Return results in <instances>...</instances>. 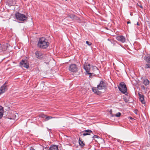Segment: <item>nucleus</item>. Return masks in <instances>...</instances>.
<instances>
[{
	"mask_svg": "<svg viewBox=\"0 0 150 150\" xmlns=\"http://www.w3.org/2000/svg\"><path fill=\"white\" fill-rule=\"evenodd\" d=\"M79 145L81 147H83L85 145V144L83 143V141L80 138H79Z\"/></svg>",
	"mask_w": 150,
	"mask_h": 150,
	"instance_id": "obj_15",
	"label": "nucleus"
},
{
	"mask_svg": "<svg viewBox=\"0 0 150 150\" xmlns=\"http://www.w3.org/2000/svg\"><path fill=\"white\" fill-rule=\"evenodd\" d=\"M69 17L72 19L73 20L76 19V17L73 14H71L69 15Z\"/></svg>",
	"mask_w": 150,
	"mask_h": 150,
	"instance_id": "obj_20",
	"label": "nucleus"
},
{
	"mask_svg": "<svg viewBox=\"0 0 150 150\" xmlns=\"http://www.w3.org/2000/svg\"><path fill=\"white\" fill-rule=\"evenodd\" d=\"M86 43L89 46H90L92 44V43L91 42H89L88 41H86Z\"/></svg>",
	"mask_w": 150,
	"mask_h": 150,
	"instance_id": "obj_24",
	"label": "nucleus"
},
{
	"mask_svg": "<svg viewBox=\"0 0 150 150\" xmlns=\"http://www.w3.org/2000/svg\"><path fill=\"white\" fill-rule=\"evenodd\" d=\"M83 68L86 72V74L90 75V77L92 75L95 70L97 69L96 66H93L87 63L84 64Z\"/></svg>",
	"mask_w": 150,
	"mask_h": 150,
	"instance_id": "obj_1",
	"label": "nucleus"
},
{
	"mask_svg": "<svg viewBox=\"0 0 150 150\" xmlns=\"http://www.w3.org/2000/svg\"><path fill=\"white\" fill-rule=\"evenodd\" d=\"M39 116L40 117L44 118H45V117H46V115H45L44 114L42 113H41L39 115Z\"/></svg>",
	"mask_w": 150,
	"mask_h": 150,
	"instance_id": "obj_21",
	"label": "nucleus"
},
{
	"mask_svg": "<svg viewBox=\"0 0 150 150\" xmlns=\"http://www.w3.org/2000/svg\"><path fill=\"white\" fill-rule=\"evenodd\" d=\"M105 84L104 82L103 81H100L99 84L97 85V88L99 90L103 89L105 87Z\"/></svg>",
	"mask_w": 150,
	"mask_h": 150,
	"instance_id": "obj_8",
	"label": "nucleus"
},
{
	"mask_svg": "<svg viewBox=\"0 0 150 150\" xmlns=\"http://www.w3.org/2000/svg\"><path fill=\"white\" fill-rule=\"evenodd\" d=\"M139 99L140 100L142 103L143 104H144L145 101L144 100V95L140 94H139Z\"/></svg>",
	"mask_w": 150,
	"mask_h": 150,
	"instance_id": "obj_14",
	"label": "nucleus"
},
{
	"mask_svg": "<svg viewBox=\"0 0 150 150\" xmlns=\"http://www.w3.org/2000/svg\"><path fill=\"white\" fill-rule=\"evenodd\" d=\"M98 137H99L97 135H94L93 137V138L94 139L98 138Z\"/></svg>",
	"mask_w": 150,
	"mask_h": 150,
	"instance_id": "obj_26",
	"label": "nucleus"
},
{
	"mask_svg": "<svg viewBox=\"0 0 150 150\" xmlns=\"http://www.w3.org/2000/svg\"><path fill=\"white\" fill-rule=\"evenodd\" d=\"M116 39L122 43H124L125 41V37L122 35L118 36L116 37Z\"/></svg>",
	"mask_w": 150,
	"mask_h": 150,
	"instance_id": "obj_9",
	"label": "nucleus"
},
{
	"mask_svg": "<svg viewBox=\"0 0 150 150\" xmlns=\"http://www.w3.org/2000/svg\"><path fill=\"white\" fill-rule=\"evenodd\" d=\"M109 112H110V114H111V115L112 116H114V115H112V110H111Z\"/></svg>",
	"mask_w": 150,
	"mask_h": 150,
	"instance_id": "obj_28",
	"label": "nucleus"
},
{
	"mask_svg": "<svg viewBox=\"0 0 150 150\" xmlns=\"http://www.w3.org/2000/svg\"><path fill=\"white\" fill-rule=\"evenodd\" d=\"M3 108L1 106H0V119L1 118L3 114Z\"/></svg>",
	"mask_w": 150,
	"mask_h": 150,
	"instance_id": "obj_18",
	"label": "nucleus"
},
{
	"mask_svg": "<svg viewBox=\"0 0 150 150\" xmlns=\"http://www.w3.org/2000/svg\"><path fill=\"white\" fill-rule=\"evenodd\" d=\"M30 150H35L32 147H31L30 148Z\"/></svg>",
	"mask_w": 150,
	"mask_h": 150,
	"instance_id": "obj_29",
	"label": "nucleus"
},
{
	"mask_svg": "<svg viewBox=\"0 0 150 150\" xmlns=\"http://www.w3.org/2000/svg\"><path fill=\"white\" fill-rule=\"evenodd\" d=\"M121 115V113L120 112H118L115 115V116L117 117H119Z\"/></svg>",
	"mask_w": 150,
	"mask_h": 150,
	"instance_id": "obj_23",
	"label": "nucleus"
},
{
	"mask_svg": "<svg viewBox=\"0 0 150 150\" xmlns=\"http://www.w3.org/2000/svg\"><path fill=\"white\" fill-rule=\"evenodd\" d=\"M137 25H139V23H138V22H137Z\"/></svg>",
	"mask_w": 150,
	"mask_h": 150,
	"instance_id": "obj_35",
	"label": "nucleus"
},
{
	"mask_svg": "<svg viewBox=\"0 0 150 150\" xmlns=\"http://www.w3.org/2000/svg\"><path fill=\"white\" fill-rule=\"evenodd\" d=\"M20 64L22 67H23L27 69L29 68V64L27 60L26 59L22 60L20 62Z\"/></svg>",
	"mask_w": 150,
	"mask_h": 150,
	"instance_id": "obj_5",
	"label": "nucleus"
},
{
	"mask_svg": "<svg viewBox=\"0 0 150 150\" xmlns=\"http://www.w3.org/2000/svg\"><path fill=\"white\" fill-rule=\"evenodd\" d=\"M92 91L95 93H96L98 95L99 94L101 93V92L99 91L97 87H93L92 88Z\"/></svg>",
	"mask_w": 150,
	"mask_h": 150,
	"instance_id": "obj_12",
	"label": "nucleus"
},
{
	"mask_svg": "<svg viewBox=\"0 0 150 150\" xmlns=\"http://www.w3.org/2000/svg\"><path fill=\"white\" fill-rule=\"evenodd\" d=\"M49 45V43L45 38L42 37L39 39L38 43V46L45 49Z\"/></svg>",
	"mask_w": 150,
	"mask_h": 150,
	"instance_id": "obj_2",
	"label": "nucleus"
},
{
	"mask_svg": "<svg viewBox=\"0 0 150 150\" xmlns=\"http://www.w3.org/2000/svg\"><path fill=\"white\" fill-rule=\"evenodd\" d=\"M129 118L131 120L133 119V118L132 117H129Z\"/></svg>",
	"mask_w": 150,
	"mask_h": 150,
	"instance_id": "obj_30",
	"label": "nucleus"
},
{
	"mask_svg": "<svg viewBox=\"0 0 150 150\" xmlns=\"http://www.w3.org/2000/svg\"><path fill=\"white\" fill-rule=\"evenodd\" d=\"M55 118V117H52V116H47L46 115V117H45V121H47V120H49L50 119H51L53 118Z\"/></svg>",
	"mask_w": 150,
	"mask_h": 150,
	"instance_id": "obj_19",
	"label": "nucleus"
},
{
	"mask_svg": "<svg viewBox=\"0 0 150 150\" xmlns=\"http://www.w3.org/2000/svg\"><path fill=\"white\" fill-rule=\"evenodd\" d=\"M135 114H136L137 115V111H135Z\"/></svg>",
	"mask_w": 150,
	"mask_h": 150,
	"instance_id": "obj_34",
	"label": "nucleus"
},
{
	"mask_svg": "<svg viewBox=\"0 0 150 150\" xmlns=\"http://www.w3.org/2000/svg\"><path fill=\"white\" fill-rule=\"evenodd\" d=\"M138 6H139V7H140L141 8H142V9L143 8V7L142 5L141 4H138Z\"/></svg>",
	"mask_w": 150,
	"mask_h": 150,
	"instance_id": "obj_27",
	"label": "nucleus"
},
{
	"mask_svg": "<svg viewBox=\"0 0 150 150\" xmlns=\"http://www.w3.org/2000/svg\"><path fill=\"white\" fill-rule=\"evenodd\" d=\"M83 136H86L88 135H90L91 133L93 134L92 131L90 129H87L84 130L83 132Z\"/></svg>",
	"mask_w": 150,
	"mask_h": 150,
	"instance_id": "obj_11",
	"label": "nucleus"
},
{
	"mask_svg": "<svg viewBox=\"0 0 150 150\" xmlns=\"http://www.w3.org/2000/svg\"><path fill=\"white\" fill-rule=\"evenodd\" d=\"M3 51V49L2 48L1 45L0 44V52H1Z\"/></svg>",
	"mask_w": 150,
	"mask_h": 150,
	"instance_id": "obj_25",
	"label": "nucleus"
},
{
	"mask_svg": "<svg viewBox=\"0 0 150 150\" xmlns=\"http://www.w3.org/2000/svg\"><path fill=\"white\" fill-rule=\"evenodd\" d=\"M6 84V82L0 87V95L4 93L7 90V86Z\"/></svg>",
	"mask_w": 150,
	"mask_h": 150,
	"instance_id": "obj_7",
	"label": "nucleus"
},
{
	"mask_svg": "<svg viewBox=\"0 0 150 150\" xmlns=\"http://www.w3.org/2000/svg\"><path fill=\"white\" fill-rule=\"evenodd\" d=\"M77 67L76 64H71L69 67V70L72 72H76L77 71Z\"/></svg>",
	"mask_w": 150,
	"mask_h": 150,
	"instance_id": "obj_6",
	"label": "nucleus"
},
{
	"mask_svg": "<svg viewBox=\"0 0 150 150\" xmlns=\"http://www.w3.org/2000/svg\"><path fill=\"white\" fill-rule=\"evenodd\" d=\"M65 0L66 1H67V0Z\"/></svg>",
	"mask_w": 150,
	"mask_h": 150,
	"instance_id": "obj_36",
	"label": "nucleus"
},
{
	"mask_svg": "<svg viewBox=\"0 0 150 150\" xmlns=\"http://www.w3.org/2000/svg\"><path fill=\"white\" fill-rule=\"evenodd\" d=\"M144 68L145 69L150 68V64L149 63L145 64Z\"/></svg>",
	"mask_w": 150,
	"mask_h": 150,
	"instance_id": "obj_22",
	"label": "nucleus"
},
{
	"mask_svg": "<svg viewBox=\"0 0 150 150\" xmlns=\"http://www.w3.org/2000/svg\"><path fill=\"white\" fill-rule=\"evenodd\" d=\"M15 16L17 20L20 21H25L27 19V17L25 15L18 12L15 14Z\"/></svg>",
	"mask_w": 150,
	"mask_h": 150,
	"instance_id": "obj_4",
	"label": "nucleus"
},
{
	"mask_svg": "<svg viewBox=\"0 0 150 150\" xmlns=\"http://www.w3.org/2000/svg\"><path fill=\"white\" fill-rule=\"evenodd\" d=\"M149 134L150 136V130L149 131Z\"/></svg>",
	"mask_w": 150,
	"mask_h": 150,
	"instance_id": "obj_33",
	"label": "nucleus"
},
{
	"mask_svg": "<svg viewBox=\"0 0 150 150\" xmlns=\"http://www.w3.org/2000/svg\"><path fill=\"white\" fill-rule=\"evenodd\" d=\"M108 40L109 41H111V40L110 39L108 38Z\"/></svg>",
	"mask_w": 150,
	"mask_h": 150,
	"instance_id": "obj_32",
	"label": "nucleus"
},
{
	"mask_svg": "<svg viewBox=\"0 0 150 150\" xmlns=\"http://www.w3.org/2000/svg\"><path fill=\"white\" fill-rule=\"evenodd\" d=\"M143 83L145 86H147L150 83L149 81L147 79H144L143 80Z\"/></svg>",
	"mask_w": 150,
	"mask_h": 150,
	"instance_id": "obj_16",
	"label": "nucleus"
},
{
	"mask_svg": "<svg viewBox=\"0 0 150 150\" xmlns=\"http://www.w3.org/2000/svg\"><path fill=\"white\" fill-rule=\"evenodd\" d=\"M118 88L119 91L125 94V95L127 94L126 86L124 82H121L118 86Z\"/></svg>",
	"mask_w": 150,
	"mask_h": 150,
	"instance_id": "obj_3",
	"label": "nucleus"
},
{
	"mask_svg": "<svg viewBox=\"0 0 150 150\" xmlns=\"http://www.w3.org/2000/svg\"><path fill=\"white\" fill-rule=\"evenodd\" d=\"M35 57L39 59H41L43 57V54L40 52L37 51L35 52Z\"/></svg>",
	"mask_w": 150,
	"mask_h": 150,
	"instance_id": "obj_10",
	"label": "nucleus"
},
{
	"mask_svg": "<svg viewBox=\"0 0 150 150\" xmlns=\"http://www.w3.org/2000/svg\"><path fill=\"white\" fill-rule=\"evenodd\" d=\"M144 59L147 63H150V56H145Z\"/></svg>",
	"mask_w": 150,
	"mask_h": 150,
	"instance_id": "obj_17",
	"label": "nucleus"
},
{
	"mask_svg": "<svg viewBox=\"0 0 150 150\" xmlns=\"http://www.w3.org/2000/svg\"><path fill=\"white\" fill-rule=\"evenodd\" d=\"M127 24L130 23V22H129V21H127Z\"/></svg>",
	"mask_w": 150,
	"mask_h": 150,
	"instance_id": "obj_31",
	"label": "nucleus"
},
{
	"mask_svg": "<svg viewBox=\"0 0 150 150\" xmlns=\"http://www.w3.org/2000/svg\"><path fill=\"white\" fill-rule=\"evenodd\" d=\"M49 150H59L58 146L56 145H51L49 148Z\"/></svg>",
	"mask_w": 150,
	"mask_h": 150,
	"instance_id": "obj_13",
	"label": "nucleus"
}]
</instances>
